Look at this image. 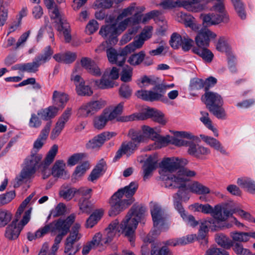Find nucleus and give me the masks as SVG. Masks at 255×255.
I'll use <instances>...</instances> for the list:
<instances>
[{
  "label": "nucleus",
  "mask_w": 255,
  "mask_h": 255,
  "mask_svg": "<svg viewBox=\"0 0 255 255\" xmlns=\"http://www.w3.org/2000/svg\"><path fill=\"white\" fill-rule=\"evenodd\" d=\"M128 136L130 138V141L122 143L116 153L115 158L119 159L123 154H126L128 156L130 155L138 148L140 143L144 142L146 140L145 136L139 130L129 129Z\"/></svg>",
  "instance_id": "20e7f679"
},
{
  "label": "nucleus",
  "mask_w": 255,
  "mask_h": 255,
  "mask_svg": "<svg viewBox=\"0 0 255 255\" xmlns=\"http://www.w3.org/2000/svg\"><path fill=\"white\" fill-rule=\"evenodd\" d=\"M116 135V133L114 132H102L90 140L86 143V147L89 149L99 148L102 146L106 141L109 140Z\"/></svg>",
  "instance_id": "2eb2a0df"
},
{
  "label": "nucleus",
  "mask_w": 255,
  "mask_h": 255,
  "mask_svg": "<svg viewBox=\"0 0 255 255\" xmlns=\"http://www.w3.org/2000/svg\"><path fill=\"white\" fill-rule=\"evenodd\" d=\"M42 124V119L37 114L32 113L31 114L30 118L28 122V126L32 128H39Z\"/></svg>",
  "instance_id": "052dcab7"
},
{
  "label": "nucleus",
  "mask_w": 255,
  "mask_h": 255,
  "mask_svg": "<svg viewBox=\"0 0 255 255\" xmlns=\"http://www.w3.org/2000/svg\"><path fill=\"white\" fill-rule=\"evenodd\" d=\"M145 41L140 37L137 40H134L132 43H129L124 48V52L127 55L128 53L133 52L137 49L140 48L144 44Z\"/></svg>",
  "instance_id": "09e8293b"
},
{
  "label": "nucleus",
  "mask_w": 255,
  "mask_h": 255,
  "mask_svg": "<svg viewBox=\"0 0 255 255\" xmlns=\"http://www.w3.org/2000/svg\"><path fill=\"white\" fill-rule=\"evenodd\" d=\"M193 43V40L189 38L185 32H183L182 44L181 45L183 50L184 51H189L192 47Z\"/></svg>",
  "instance_id": "69168bd1"
},
{
  "label": "nucleus",
  "mask_w": 255,
  "mask_h": 255,
  "mask_svg": "<svg viewBox=\"0 0 255 255\" xmlns=\"http://www.w3.org/2000/svg\"><path fill=\"white\" fill-rule=\"evenodd\" d=\"M108 121H111L110 120L108 112L104 111L100 116L95 118L94 127L98 129H103Z\"/></svg>",
  "instance_id": "ea45409f"
},
{
  "label": "nucleus",
  "mask_w": 255,
  "mask_h": 255,
  "mask_svg": "<svg viewBox=\"0 0 255 255\" xmlns=\"http://www.w3.org/2000/svg\"><path fill=\"white\" fill-rule=\"evenodd\" d=\"M200 137L201 139L211 147L220 151L222 154H228V153L227 152L226 150L224 148V146L218 140L214 137L205 135L204 134H201Z\"/></svg>",
  "instance_id": "b1692460"
},
{
  "label": "nucleus",
  "mask_w": 255,
  "mask_h": 255,
  "mask_svg": "<svg viewBox=\"0 0 255 255\" xmlns=\"http://www.w3.org/2000/svg\"><path fill=\"white\" fill-rule=\"evenodd\" d=\"M208 109L218 119L224 120L226 118V112L222 106L211 107Z\"/></svg>",
  "instance_id": "bf43d9fd"
},
{
  "label": "nucleus",
  "mask_w": 255,
  "mask_h": 255,
  "mask_svg": "<svg viewBox=\"0 0 255 255\" xmlns=\"http://www.w3.org/2000/svg\"><path fill=\"white\" fill-rule=\"evenodd\" d=\"M211 10L214 12L207 14H202L204 23L207 25H217L221 22L227 23L229 20V16L225 12L224 0H216Z\"/></svg>",
  "instance_id": "39448f33"
},
{
  "label": "nucleus",
  "mask_w": 255,
  "mask_h": 255,
  "mask_svg": "<svg viewBox=\"0 0 255 255\" xmlns=\"http://www.w3.org/2000/svg\"><path fill=\"white\" fill-rule=\"evenodd\" d=\"M51 127V122H47L44 128L41 130L38 138L34 142L33 149L34 153L37 152L42 147L48 136Z\"/></svg>",
  "instance_id": "6ab92c4d"
},
{
  "label": "nucleus",
  "mask_w": 255,
  "mask_h": 255,
  "mask_svg": "<svg viewBox=\"0 0 255 255\" xmlns=\"http://www.w3.org/2000/svg\"><path fill=\"white\" fill-rule=\"evenodd\" d=\"M135 95L137 98L146 101H163V96L161 94L152 91L138 90Z\"/></svg>",
  "instance_id": "5701e85b"
},
{
  "label": "nucleus",
  "mask_w": 255,
  "mask_h": 255,
  "mask_svg": "<svg viewBox=\"0 0 255 255\" xmlns=\"http://www.w3.org/2000/svg\"><path fill=\"white\" fill-rule=\"evenodd\" d=\"M77 55L75 53L67 51L65 53H57L53 56L56 61L59 63L70 64L73 62L76 59Z\"/></svg>",
  "instance_id": "c85d7f7f"
},
{
  "label": "nucleus",
  "mask_w": 255,
  "mask_h": 255,
  "mask_svg": "<svg viewBox=\"0 0 255 255\" xmlns=\"http://www.w3.org/2000/svg\"><path fill=\"white\" fill-rule=\"evenodd\" d=\"M207 47H194L192 50L194 53L197 54L206 62L209 63L212 61L214 55Z\"/></svg>",
  "instance_id": "f704fd0d"
},
{
  "label": "nucleus",
  "mask_w": 255,
  "mask_h": 255,
  "mask_svg": "<svg viewBox=\"0 0 255 255\" xmlns=\"http://www.w3.org/2000/svg\"><path fill=\"white\" fill-rule=\"evenodd\" d=\"M53 54V50L50 46H46L43 50V52L35 57L41 65L49 61Z\"/></svg>",
  "instance_id": "a18cd8bd"
},
{
  "label": "nucleus",
  "mask_w": 255,
  "mask_h": 255,
  "mask_svg": "<svg viewBox=\"0 0 255 255\" xmlns=\"http://www.w3.org/2000/svg\"><path fill=\"white\" fill-rule=\"evenodd\" d=\"M66 212V206L62 203L58 204L50 212V215L53 217H57L64 214Z\"/></svg>",
  "instance_id": "774afa93"
},
{
  "label": "nucleus",
  "mask_w": 255,
  "mask_h": 255,
  "mask_svg": "<svg viewBox=\"0 0 255 255\" xmlns=\"http://www.w3.org/2000/svg\"><path fill=\"white\" fill-rule=\"evenodd\" d=\"M238 184L251 193H255V181L247 177L239 178Z\"/></svg>",
  "instance_id": "58836bf2"
},
{
  "label": "nucleus",
  "mask_w": 255,
  "mask_h": 255,
  "mask_svg": "<svg viewBox=\"0 0 255 255\" xmlns=\"http://www.w3.org/2000/svg\"><path fill=\"white\" fill-rule=\"evenodd\" d=\"M143 134L146 137V140L145 142H146L148 138H151L152 140L155 139L156 136H157L158 133H160V130L157 128H151L148 126H143L141 128Z\"/></svg>",
  "instance_id": "de8ad7c7"
},
{
  "label": "nucleus",
  "mask_w": 255,
  "mask_h": 255,
  "mask_svg": "<svg viewBox=\"0 0 255 255\" xmlns=\"http://www.w3.org/2000/svg\"><path fill=\"white\" fill-rule=\"evenodd\" d=\"M53 104L57 108H63L65 104L68 100V96L66 94L57 91H54L52 96Z\"/></svg>",
  "instance_id": "c9c22d12"
},
{
  "label": "nucleus",
  "mask_w": 255,
  "mask_h": 255,
  "mask_svg": "<svg viewBox=\"0 0 255 255\" xmlns=\"http://www.w3.org/2000/svg\"><path fill=\"white\" fill-rule=\"evenodd\" d=\"M144 6H137L135 3H131L128 7L124 9L118 15V20H121L124 17L132 15L136 12H143L145 10Z\"/></svg>",
  "instance_id": "72a5a7b5"
},
{
  "label": "nucleus",
  "mask_w": 255,
  "mask_h": 255,
  "mask_svg": "<svg viewBox=\"0 0 255 255\" xmlns=\"http://www.w3.org/2000/svg\"><path fill=\"white\" fill-rule=\"evenodd\" d=\"M75 219V215L74 214H71L65 220L59 219L56 222L46 225L37 230L36 236L43 237L50 231L52 233L58 232L59 234L65 236L69 232L70 227L74 223Z\"/></svg>",
  "instance_id": "423d86ee"
},
{
  "label": "nucleus",
  "mask_w": 255,
  "mask_h": 255,
  "mask_svg": "<svg viewBox=\"0 0 255 255\" xmlns=\"http://www.w3.org/2000/svg\"><path fill=\"white\" fill-rule=\"evenodd\" d=\"M188 146V154L198 158L203 159L211 153V150L209 148L196 144L191 141L189 142Z\"/></svg>",
  "instance_id": "a211bd4d"
},
{
  "label": "nucleus",
  "mask_w": 255,
  "mask_h": 255,
  "mask_svg": "<svg viewBox=\"0 0 255 255\" xmlns=\"http://www.w3.org/2000/svg\"><path fill=\"white\" fill-rule=\"evenodd\" d=\"M99 34L104 38L108 39L110 42L117 41L115 38L118 35L117 25L116 23L103 26L101 28Z\"/></svg>",
  "instance_id": "412c9836"
},
{
  "label": "nucleus",
  "mask_w": 255,
  "mask_h": 255,
  "mask_svg": "<svg viewBox=\"0 0 255 255\" xmlns=\"http://www.w3.org/2000/svg\"><path fill=\"white\" fill-rule=\"evenodd\" d=\"M44 1L47 8L49 9L51 18L61 22L62 16L54 0H44Z\"/></svg>",
  "instance_id": "7c9ffc66"
},
{
  "label": "nucleus",
  "mask_w": 255,
  "mask_h": 255,
  "mask_svg": "<svg viewBox=\"0 0 255 255\" xmlns=\"http://www.w3.org/2000/svg\"><path fill=\"white\" fill-rule=\"evenodd\" d=\"M170 136L166 135V136H162L158 133L153 140L155 141V148H160L162 147L165 146L170 142L171 140L170 139Z\"/></svg>",
  "instance_id": "4d7b16f0"
},
{
  "label": "nucleus",
  "mask_w": 255,
  "mask_h": 255,
  "mask_svg": "<svg viewBox=\"0 0 255 255\" xmlns=\"http://www.w3.org/2000/svg\"><path fill=\"white\" fill-rule=\"evenodd\" d=\"M174 7H183L185 9L192 11H197L194 6L195 4L200 2V0H173Z\"/></svg>",
  "instance_id": "2f4dec72"
},
{
  "label": "nucleus",
  "mask_w": 255,
  "mask_h": 255,
  "mask_svg": "<svg viewBox=\"0 0 255 255\" xmlns=\"http://www.w3.org/2000/svg\"><path fill=\"white\" fill-rule=\"evenodd\" d=\"M201 212L204 214H211L215 219V223L218 221H225L236 211L234 209L229 208L228 205L222 207L217 205L213 208L208 204H204L201 206Z\"/></svg>",
  "instance_id": "6e6552de"
},
{
  "label": "nucleus",
  "mask_w": 255,
  "mask_h": 255,
  "mask_svg": "<svg viewBox=\"0 0 255 255\" xmlns=\"http://www.w3.org/2000/svg\"><path fill=\"white\" fill-rule=\"evenodd\" d=\"M176 182H173L172 181L169 180H164V185L165 187L175 189L178 188L179 190L176 193H175L173 196L176 198H179L180 200H183L187 201L190 198V194L188 190L186 184L182 185L181 186H175Z\"/></svg>",
  "instance_id": "dca6fc26"
},
{
  "label": "nucleus",
  "mask_w": 255,
  "mask_h": 255,
  "mask_svg": "<svg viewBox=\"0 0 255 255\" xmlns=\"http://www.w3.org/2000/svg\"><path fill=\"white\" fill-rule=\"evenodd\" d=\"M200 114L201 115V117L200 118V121L208 128L213 132L215 136L218 137L219 135L218 130L212 125V121L209 118V114L204 111H201Z\"/></svg>",
  "instance_id": "c03bdc74"
},
{
  "label": "nucleus",
  "mask_w": 255,
  "mask_h": 255,
  "mask_svg": "<svg viewBox=\"0 0 255 255\" xmlns=\"http://www.w3.org/2000/svg\"><path fill=\"white\" fill-rule=\"evenodd\" d=\"M31 208L27 210L24 213L21 221L17 224V219H15L5 229L4 236L8 240L16 239L22 230L23 227L26 225L30 220Z\"/></svg>",
  "instance_id": "1a4fd4ad"
},
{
  "label": "nucleus",
  "mask_w": 255,
  "mask_h": 255,
  "mask_svg": "<svg viewBox=\"0 0 255 255\" xmlns=\"http://www.w3.org/2000/svg\"><path fill=\"white\" fill-rule=\"evenodd\" d=\"M108 72L107 71L103 75L102 78L100 80H94L93 81V85L97 88L106 89L114 87V82L113 80L107 78Z\"/></svg>",
  "instance_id": "c756f323"
},
{
  "label": "nucleus",
  "mask_w": 255,
  "mask_h": 255,
  "mask_svg": "<svg viewBox=\"0 0 255 255\" xmlns=\"http://www.w3.org/2000/svg\"><path fill=\"white\" fill-rule=\"evenodd\" d=\"M65 164L63 160H59L55 162L52 168V175L54 177H62L66 173Z\"/></svg>",
  "instance_id": "79ce46f5"
},
{
  "label": "nucleus",
  "mask_w": 255,
  "mask_h": 255,
  "mask_svg": "<svg viewBox=\"0 0 255 255\" xmlns=\"http://www.w3.org/2000/svg\"><path fill=\"white\" fill-rule=\"evenodd\" d=\"M119 225V222L116 220L113 221L107 228L102 235L99 232L96 233L93 238L91 242H90L94 247L99 245L104 246L109 242H111L115 236L117 227Z\"/></svg>",
  "instance_id": "9d476101"
},
{
  "label": "nucleus",
  "mask_w": 255,
  "mask_h": 255,
  "mask_svg": "<svg viewBox=\"0 0 255 255\" xmlns=\"http://www.w3.org/2000/svg\"><path fill=\"white\" fill-rule=\"evenodd\" d=\"M197 173L194 170L183 167L180 168L176 174H169L164 180H169L173 182H176L175 186H181L190 181V179L196 176Z\"/></svg>",
  "instance_id": "9b49d317"
},
{
  "label": "nucleus",
  "mask_w": 255,
  "mask_h": 255,
  "mask_svg": "<svg viewBox=\"0 0 255 255\" xmlns=\"http://www.w3.org/2000/svg\"><path fill=\"white\" fill-rule=\"evenodd\" d=\"M103 215V211L102 210H97L94 212L87 220L86 227L92 228L101 219Z\"/></svg>",
  "instance_id": "8fccbe9b"
},
{
  "label": "nucleus",
  "mask_w": 255,
  "mask_h": 255,
  "mask_svg": "<svg viewBox=\"0 0 255 255\" xmlns=\"http://www.w3.org/2000/svg\"><path fill=\"white\" fill-rule=\"evenodd\" d=\"M202 99H205V104L208 109L211 107H216L217 106H222L223 100L221 96L217 93L212 92H207L205 93Z\"/></svg>",
  "instance_id": "4be33fe9"
},
{
  "label": "nucleus",
  "mask_w": 255,
  "mask_h": 255,
  "mask_svg": "<svg viewBox=\"0 0 255 255\" xmlns=\"http://www.w3.org/2000/svg\"><path fill=\"white\" fill-rule=\"evenodd\" d=\"M132 76V68L128 66L122 68L121 73V80L124 82H130Z\"/></svg>",
  "instance_id": "680f3d73"
},
{
  "label": "nucleus",
  "mask_w": 255,
  "mask_h": 255,
  "mask_svg": "<svg viewBox=\"0 0 255 255\" xmlns=\"http://www.w3.org/2000/svg\"><path fill=\"white\" fill-rule=\"evenodd\" d=\"M216 47V49L219 51L226 53L227 57L229 55H233L229 45L223 37H221L219 39Z\"/></svg>",
  "instance_id": "5fc2aeb1"
},
{
  "label": "nucleus",
  "mask_w": 255,
  "mask_h": 255,
  "mask_svg": "<svg viewBox=\"0 0 255 255\" xmlns=\"http://www.w3.org/2000/svg\"><path fill=\"white\" fill-rule=\"evenodd\" d=\"M150 212L154 227H157L158 225L163 224V213L159 205L155 203L152 204Z\"/></svg>",
  "instance_id": "393cba45"
},
{
  "label": "nucleus",
  "mask_w": 255,
  "mask_h": 255,
  "mask_svg": "<svg viewBox=\"0 0 255 255\" xmlns=\"http://www.w3.org/2000/svg\"><path fill=\"white\" fill-rule=\"evenodd\" d=\"M183 32L181 33V35L176 33H174L172 34L170 40V44L172 48L177 49L178 48L179 46H181L183 38Z\"/></svg>",
  "instance_id": "e2e57ef3"
},
{
  "label": "nucleus",
  "mask_w": 255,
  "mask_h": 255,
  "mask_svg": "<svg viewBox=\"0 0 255 255\" xmlns=\"http://www.w3.org/2000/svg\"><path fill=\"white\" fill-rule=\"evenodd\" d=\"M144 57V51H141L137 53L131 55L128 60V62L133 66L138 65L143 62Z\"/></svg>",
  "instance_id": "6e6d98bb"
},
{
  "label": "nucleus",
  "mask_w": 255,
  "mask_h": 255,
  "mask_svg": "<svg viewBox=\"0 0 255 255\" xmlns=\"http://www.w3.org/2000/svg\"><path fill=\"white\" fill-rule=\"evenodd\" d=\"M72 114V109L68 108L59 118L56 125L58 128L63 129L65 127V124L68 122Z\"/></svg>",
  "instance_id": "603ef678"
},
{
  "label": "nucleus",
  "mask_w": 255,
  "mask_h": 255,
  "mask_svg": "<svg viewBox=\"0 0 255 255\" xmlns=\"http://www.w3.org/2000/svg\"><path fill=\"white\" fill-rule=\"evenodd\" d=\"M189 190L197 194H206L210 193L209 188L198 181H193L188 185Z\"/></svg>",
  "instance_id": "e433bc0d"
},
{
  "label": "nucleus",
  "mask_w": 255,
  "mask_h": 255,
  "mask_svg": "<svg viewBox=\"0 0 255 255\" xmlns=\"http://www.w3.org/2000/svg\"><path fill=\"white\" fill-rule=\"evenodd\" d=\"M149 118H152L153 121L162 125H164L166 123L163 113L154 109H148L145 113H136L128 116H122L119 118L117 120L122 122H128L144 120Z\"/></svg>",
  "instance_id": "0eeeda50"
},
{
  "label": "nucleus",
  "mask_w": 255,
  "mask_h": 255,
  "mask_svg": "<svg viewBox=\"0 0 255 255\" xmlns=\"http://www.w3.org/2000/svg\"><path fill=\"white\" fill-rule=\"evenodd\" d=\"M59 108L55 106H49L45 109H42L38 111L37 114L42 120L52 122L50 120L54 118L58 114Z\"/></svg>",
  "instance_id": "bb28decb"
},
{
  "label": "nucleus",
  "mask_w": 255,
  "mask_h": 255,
  "mask_svg": "<svg viewBox=\"0 0 255 255\" xmlns=\"http://www.w3.org/2000/svg\"><path fill=\"white\" fill-rule=\"evenodd\" d=\"M107 55L109 61L112 63H115V62H116L117 59L120 58H121V62L126 60L127 54L124 52V49L120 53H118L115 49L111 48L107 50Z\"/></svg>",
  "instance_id": "a19ab883"
},
{
  "label": "nucleus",
  "mask_w": 255,
  "mask_h": 255,
  "mask_svg": "<svg viewBox=\"0 0 255 255\" xmlns=\"http://www.w3.org/2000/svg\"><path fill=\"white\" fill-rule=\"evenodd\" d=\"M40 65V63L35 57L32 62L21 64L19 68L21 71L34 73L38 71V68Z\"/></svg>",
  "instance_id": "37998d69"
},
{
  "label": "nucleus",
  "mask_w": 255,
  "mask_h": 255,
  "mask_svg": "<svg viewBox=\"0 0 255 255\" xmlns=\"http://www.w3.org/2000/svg\"><path fill=\"white\" fill-rule=\"evenodd\" d=\"M12 215L6 210L0 209V228L6 225L11 220Z\"/></svg>",
  "instance_id": "0e129e2a"
},
{
  "label": "nucleus",
  "mask_w": 255,
  "mask_h": 255,
  "mask_svg": "<svg viewBox=\"0 0 255 255\" xmlns=\"http://www.w3.org/2000/svg\"><path fill=\"white\" fill-rule=\"evenodd\" d=\"M77 188L63 185L59 191V196L66 201L71 200L76 195Z\"/></svg>",
  "instance_id": "4c0bfd02"
},
{
  "label": "nucleus",
  "mask_w": 255,
  "mask_h": 255,
  "mask_svg": "<svg viewBox=\"0 0 255 255\" xmlns=\"http://www.w3.org/2000/svg\"><path fill=\"white\" fill-rule=\"evenodd\" d=\"M157 156L155 154L149 155L145 160L142 166L143 178L145 181L151 176L152 171L157 167Z\"/></svg>",
  "instance_id": "f3484780"
},
{
  "label": "nucleus",
  "mask_w": 255,
  "mask_h": 255,
  "mask_svg": "<svg viewBox=\"0 0 255 255\" xmlns=\"http://www.w3.org/2000/svg\"><path fill=\"white\" fill-rule=\"evenodd\" d=\"M215 241L219 245L225 249H230L233 246L232 241L223 234H216Z\"/></svg>",
  "instance_id": "3c124183"
},
{
  "label": "nucleus",
  "mask_w": 255,
  "mask_h": 255,
  "mask_svg": "<svg viewBox=\"0 0 255 255\" xmlns=\"http://www.w3.org/2000/svg\"><path fill=\"white\" fill-rule=\"evenodd\" d=\"M216 37V34L209 29H201L195 38L197 47H208L210 40Z\"/></svg>",
  "instance_id": "4468645a"
},
{
  "label": "nucleus",
  "mask_w": 255,
  "mask_h": 255,
  "mask_svg": "<svg viewBox=\"0 0 255 255\" xmlns=\"http://www.w3.org/2000/svg\"><path fill=\"white\" fill-rule=\"evenodd\" d=\"M53 54V50L50 46H46L43 50V52L35 57L41 65L49 61Z\"/></svg>",
  "instance_id": "49530a36"
},
{
  "label": "nucleus",
  "mask_w": 255,
  "mask_h": 255,
  "mask_svg": "<svg viewBox=\"0 0 255 255\" xmlns=\"http://www.w3.org/2000/svg\"><path fill=\"white\" fill-rule=\"evenodd\" d=\"M176 157H167L164 158L159 164L163 170L173 172L177 169Z\"/></svg>",
  "instance_id": "473e14b6"
},
{
  "label": "nucleus",
  "mask_w": 255,
  "mask_h": 255,
  "mask_svg": "<svg viewBox=\"0 0 255 255\" xmlns=\"http://www.w3.org/2000/svg\"><path fill=\"white\" fill-rule=\"evenodd\" d=\"M234 6L235 9L238 15L242 19L246 17V14L245 11V7L241 0H231Z\"/></svg>",
  "instance_id": "13d9d810"
},
{
  "label": "nucleus",
  "mask_w": 255,
  "mask_h": 255,
  "mask_svg": "<svg viewBox=\"0 0 255 255\" xmlns=\"http://www.w3.org/2000/svg\"><path fill=\"white\" fill-rule=\"evenodd\" d=\"M145 208L141 205L134 204L128 212L125 220L120 224L122 233L128 238L132 244L134 240V233L138 222L143 217Z\"/></svg>",
  "instance_id": "f03ea898"
},
{
  "label": "nucleus",
  "mask_w": 255,
  "mask_h": 255,
  "mask_svg": "<svg viewBox=\"0 0 255 255\" xmlns=\"http://www.w3.org/2000/svg\"><path fill=\"white\" fill-rule=\"evenodd\" d=\"M31 151L30 155L28 156L24 160V166L19 176L15 178L14 187H19L24 180L31 178L38 168H39L40 163L42 158V155L38 153H34Z\"/></svg>",
  "instance_id": "7ed1b4c3"
},
{
  "label": "nucleus",
  "mask_w": 255,
  "mask_h": 255,
  "mask_svg": "<svg viewBox=\"0 0 255 255\" xmlns=\"http://www.w3.org/2000/svg\"><path fill=\"white\" fill-rule=\"evenodd\" d=\"M80 228V225L79 224L76 223L72 227L71 232L66 240L73 243L74 244L78 242L82 237L81 234L79 233V230Z\"/></svg>",
  "instance_id": "864d4df0"
},
{
  "label": "nucleus",
  "mask_w": 255,
  "mask_h": 255,
  "mask_svg": "<svg viewBox=\"0 0 255 255\" xmlns=\"http://www.w3.org/2000/svg\"><path fill=\"white\" fill-rule=\"evenodd\" d=\"M105 106V102L102 100L92 101L83 104L79 109V117L86 118L92 116Z\"/></svg>",
  "instance_id": "f8f14e48"
},
{
  "label": "nucleus",
  "mask_w": 255,
  "mask_h": 255,
  "mask_svg": "<svg viewBox=\"0 0 255 255\" xmlns=\"http://www.w3.org/2000/svg\"><path fill=\"white\" fill-rule=\"evenodd\" d=\"M81 64L83 68L92 75L96 76H100L101 75L100 68L91 59L83 57L81 60Z\"/></svg>",
  "instance_id": "a878e982"
},
{
  "label": "nucleus",
  "mask_w": 255,
  "mask_h": 255,
  "mask_svg": "<svg viewBox=\"0 0 255 255\" xmlns=\"http://www.w3.org/2000/svg\"><path fill=\"white\" fill-rule=\"evenodd\" d=\"M233 240L235 242H246L249 240V234L244 232H235L231 234Z\"/></svg>",
  "instance_id": "338daca9"
},
{
  "label": "nucleus",
  "mask_w": 255,
  "mask_h": 255,
  "mask_svg": "<svg viewBox=\"0 0 255 255\" xmlns=\"http://www.w3.org/2000/svg\"><path fill=\"white\" fill-rule=\"evenodd\" d=\"M215 224V221L212 220L211 221H206L201 223L199 230L198 235L197 237L198 240L201 244L203 246L206 245L208 243L207 235L208 232V228L210 224Z\"/></svg>",
  "instance_id": "cd10ccee"
},
{
  "label": "nucleus",
  "mask_w": 255,
  "mask_h": 255,
  "mask_svg": "<svg viewBox=\"0 0 255 255\" xmlns=\"http://www.w3.org/2000/svg\"><path fill=\"white\" fill-rule=\"evenodd\" d=\"M58 146L57 144L52 145L47 152L44 160L40 163L39 168L43 179H46L52 175V170L49 168V166L53 161L58 152Z\"/></svg>",
  "instance_id": "ddd939ff"
},
{
  "label": "nucleus",
  "mask_w": 255,
  "mask_h": 255,
  "mask_svg": "<svg viewBox=\"0 0 255 255\" xmlns=\"http://www.w3.org/2000/svg\"><path fill=\"white\" fill-rule=\"evenodd\" d=\"M137 188V183L132 182L115 192L110 201L111 209L109 212V215L116 216L131 205L134 200L133 196Z\"/></svg>",
  "instance_id": "f257e3e1"
},
{
  "label": "nucleus",
  "mask_w": 255,
  "mask_h": 255,
  "mask_svg": "<svg viewBox=\"0 0 255 255\" xmlns=\"http://www.w3.org/2000/svg\"><path fill=\"white\" fill-rule=\"evenodd\" d=\"M176 20L194 31H196L200 29V25L196 22L195 18L189 14L180 12L177 14Z\"/></svg>",
  "instance_id": "aec40b11"
}]
</instances>
